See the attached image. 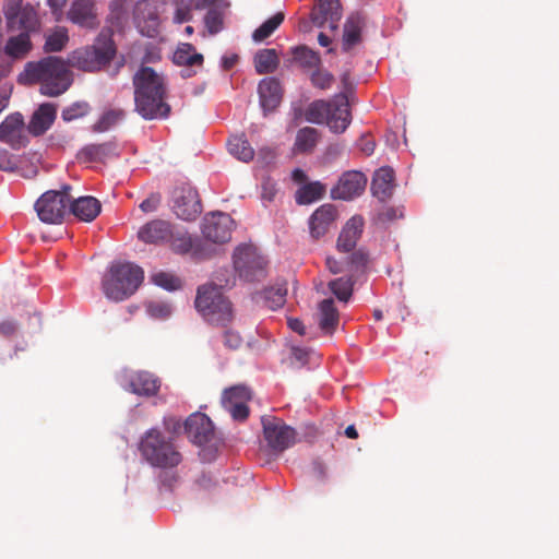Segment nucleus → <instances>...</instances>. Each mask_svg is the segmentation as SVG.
<instances>
[{"label": "nucleus", "instance_id": "obj_1", "mask_svg": "<svg viewBox=\"0 0 559 559\" xmlns=\"http://www.w3.org/2000/svg\"><path fill=\"white\" fill-rule=\"evenodd\" d=\"M134 106L146 120L166 118L170 111L166 98V82L153 68L142 66L133 75Z\"/></svg>", "mask_w": 559, "mask_h": 559}, {"label": "nucleus", "instance_id": "obj_2", "mask_svg": "<svg viewBox=\"0 0 559 559\" xmlns=\"http://www.w3.org/2000/svg\"><path fill=\"white\" fill-rule=\"evenodd\" d=\"M68 67V61L60 57H45L39 61L27 62L19 81L27 84L38 83L43 95L56 97L63 94L72 84V74Z\"/></svg>", "mask_w": 559, "mask_h": 559}, {"label": "nucleus", "instance_id": "obj_3", "mask_svg": "<svg viewBox=\"0 0 559 559\" xmlns=\"http://www.w3.org/2000/svg\"><path fill=\"white\" fill-rule=\"evenodd\" d=\"M112 36L114 31L104 27L92 45L78 48L68 56L69 67L84 72H98L104 69L117 53Z\"/></svg>", "mask_w": 559, "mask_h": 559}, {"label": "nucleus", "instance_id": "obj_4", "mask_svg": "<svg viewBox=\"0 0 559 559\" xmlns=\"http://www.w3.org/2000/svg\"><path fill=\"white\" fill-rule=\"evenodd\" d=\"M144 280V271L131 262H114L103 277L105 296L114 301H122L132 296Z\"/></svg>", "mask_w": 559, "mask_h": 559}, {"label": "nucleus", "instance_id": "obj_5", "mask_svg": "<svg viewBox=\"0 0 559 559\" xmlns=\"http://www.w3.org/2000/svg\"><path fill=\"white\" fill-rule=\"evenodd\" d=\"M228 285L209 283L201 285L197 290L194 305L206 322L212 325L226 328L234 318L230 301L224 296L222 288Z\"/></svg>", "mask_w": 559, "mask_h": 559}, {"label": "nucleus", "instance_id": "obj_6", "mask_svg": "<svg viewBox=\"0 0 559 559\" xmlns=\"http://www.w3.org/2000/svg\"><path fill=\"white\" fill-rule=\"evenodd\" d=\"M139 450L142 457L154 467L173 468L182 461L173 438L165 436L157 428H152L142 436Z\"/></svg>", "mask_w": 559, "mask_h": 559}, {"label": "nucleus", "instance_id": "obj_7", "mask_svg": "<svg viewBox=\"0 0 559 559\" xmlns=\"http://www.w3.org/2000/svg\"><path fill=\"white\" fill-rule=\"evenodd\" d=\"M2 12L10 32L35 34L41 29L38 4L24 3L23 0H4Z\"/></svg>", "mask_w": 559, "mask_h": 559}, {"label": "nucleus", "instance_id": "obj_8", "mask_svg": "<svg viewBox=\"0 0 559 559\" xmlns=\"http://www.w3.org/2000/svg\"><path fill=\"white\" fill-rule=\"evenodd\" d=\"M70 186H63L61 190H49L35 202L34 209L38 218L46 224H60L70 207Z\"/></svg>", "mask_w": 559, "mask_h": 559}, {"label": "nucleus", "instance_id": "obj_9", "mask_svg": "<svg viewBox=\"0 0 559 559\" xmlns=\"http://www.w3.org/2000/svg\"><path fill=\"white\" fill-rule=\"evenodd\" d=\"M234 266L248 282L260 281L265 275L266 261L252 245H241L234 252Z\"/></svg>", "mask_w": 559, "mask_h": 559}, {"label": "nucleus", "instance_id": "obj_10", "mask_svg": "<svg viewBox=\"0 0 559 559\" xmlns=\"http://www.w3.org/2000/svg\"><path fill=\"white\" fill-rule=\"evenodd\" d=\"M174 211L183 221H193L202 212L199 193L190 183L183 182L173 191Z\"/></svg>", "mask_w": 559, "mask_h": 559}, {"label": "nucleus", "instance_id": "obj_11", "mask_svg": "<svg viewBox=\"0 0 559 559\" xmlns=\"http://www.w3.org/2000/svg\"><path fill=\"white\" fill-rule=\"evenodd\" d=\"M263 435L273 452L281 453L296 441V431L276 418H262Z\"/></svg>", "mask_w": 559, "mask_h": 559}, {"label": "nucleus", "instance_id": "obj_12", "mask_svg": "<svg viewBox=\"0 0 559 559\" xmlns=\"http://www.w3.org/2000/svg\"><path fill=\"white\" fill-rule=\"evenodd\" d=\"M234 219L230 215L222 212L206 215L203 219V236L214 242L224 243L230 240Z\"/></svg>", "mask_w": 559, "mask_h": 559}, {"label": "nucleus", "instance_id": "obj_13", "mask_svg": "<svg viewBox=\"0 0 559 559\" xmlns=\"http://www.w3.org/2000/svg\"><path fill=\"white\" fill-rule=\"evenodd\" d=\"M366 185L367 177L361 171H345L336 186L331 189V197L334 200H353L365 191Z\"/></svg>", "mask_w": 559, "mask_h": 559}, {"label": "nucleus", "instance_id": "obj_14", "mask_svg": "<svg viewBox=\"0 0 559 559\" xmlns=\"http://www.w3.org/2000/svg\"><path fill=\"white\" fill-rule=\"evenodd\" d=\"M250 399L251 393L247 386L235 385L223 392L222 405L235 420H245L249 415L247 403Z\"/></svg>", "mask_w": 559, "mask_h": 559}, {"label": "nucleus", "instance_id": "obj_15", "mask_svg": "<svg viewBox=\"0 0 559 559\" xmlns=\"http://www.w3.org/2000/svg\"><path fill=\"white\" fill-rule=\"evenodd\" d=\"M330 112L325 124L334 133H343L352 122L347 94L340 93L329 100Z\"/></svg>", "mask_w": 559, "mask_h": 559}, {"label": "nucleus", "instance_id": "obj_16", "mask_svg": "<svg viewBox=\"0 0 559 559\" xmlns=\"http://www.w3.org/2000/svg\"><path fill=\"white\" fill-rule=\"evenodd\" d=\"M133 19L142 35L155 37L159 27V15L154 2L142 0L136 2L133 10Z\"/></svg>", "mask_w": 559, "mask_h": 559}, {"label": "nucleus", "instance_id": "obj_17", "mask_svg": "<svg viewBox=\"0 0 559 559\" xmlns=\"http://www.w3.org/2000/svg\"><path fill=\"white\" fill-rule=\"evenodd\" d=\"M0 141L13 150H20L27 143L24 119L19 112L9 115L0 124Z\"/></svg>", "mask_w": 559, "mask_h": 559}, {"label": "nucleus", "instance_id": "obj_18", "mask_svg": "<svg viewBox=\"0 0 559 559\" xmlns=\"http://www.w3.org/2000/svg\"><path fill=\"white\" fill-rule=\"evenodd\" d=\"M185 431L188 438L197 445L210 442L214 437V427L211 419L202 413L191 414L185 421Z\"/></svg>", "mask_w": 559, "mask_h": 559}, {"label": "nucleus", "instance_id": "obj_19", "mask_svg": "<svg viewBox=\"0 0 559 559\" xmlns=\"http://www.w3.org/2000/svg\"><path fill=\"white\" fill-rule=\"evenodd\" d=\"M342 17V7L340 0H318L311 11V22L317 27H323L326 23L331 29L337 28V23Z\"/></svg>", "mask_w": 559, "mask_h": 559}, {"label": "nucleus", "instance_id": "obj_20", "mask_svg": "<svg viewBox=\"0 0 559 559\" xmlns=\"http://www.w3.org/2000/svg\"><path fill=\"white\" fill-rule=\"evenodd\" d=\"M160 388V380L148 371H135L127 377V389L140 396H155Z\"/></svg>", "mask_w": 559, "mask_h": 559}, {"label": "nucleus", "instance_id": "obj_21", "mask_svg": "<svg viewBox=\"0 0 559 559\" xmlns=\"http://www.w3.org/2000/svg\"><path fill=\"white\" fill-rule=\"evenodd\" d=\"M68 19L86 28H96L99 24L93 0H75L68 12Z\"/></svg>", "mask_w": 559, "mask_h": 559}, {"label": "nucleus", "instance_id": "obj_22", "mask_svg": "<svg viewBox=\"0 0 559 559\" xmlns=\"http://www.w3.org/2000/svg\"><path fill=\"white\" fill-rule=\"evenodd\" d=\"M364 27L365 16L361 13H352L347 17L342 38V49L344 52H349L355 46L361 43V32Z\"/></svg>", "mask_w": 559, "mask_h": 559}, {"label": "nucleus", "instance_id": "obj_23", "mask_svg": "<svg viewBox=\"0 0 559 559\" xmlns=\"http://www.w3.org/2000/svg\"><path fill=\"white\" fill-rule=\"evenodd\" d=\"M336 218V209L332 204L318 207L310 217L309 228L313 238L323 236Z\"/></svg>", "mask_w": 559, "mask_h": 559}, {"label": "nucleus", "instance_id": "obj_24", "mask_svg": "<svg viewBox=\"0 0 559 559\" xmlns=\"http://www.w3.org/2000/svg\"><path fill=\"white\" fill-rule=\"evenodd\" d=\"M362 229L364 218L361 216L355 215L349 218L338 236L337 249L343 252L352 251L356 247Z\"/></svg>", "mask_w": 559, "mask_h": 559}, {"label": "nucleus", "instance_id": "obj_25", "mask_svg": "<svg viewBox=\"0 0 559 559\" xmlns=\"http://www.w3.org/2000/svg\"><path fill=\"white\" fill-rule=\"evenodd\" d=\"M102 204L94 197H80L75 200H70L69 213H72L76 218L82 222H93L100 213Z\"/></svg>", "mask_w": 559, "mask_h": 559}, {"label": "nucleus", "instance_id": "obj_26", "mask_svg": "<svg viewBox=\"0 0 559 559\" xmlns=\"http://www.w3.org/2000/svg\"><path fill=\"white\" fill-rule=\"evenodd\" d=\"M258 93L265 110L275 109L282 99L281 82L276 78H265L259 83Z\"/></svg>", "mask_w": 559, "mask_h": 559}, {"label": "nucleus", "instance_id": "obj_27", "mask_svg": "<svg viewBox=\"0 0 559 559\" xmlns=\"http://www.w3.org/2000/svg\"><path fill=\"white\" fill-rule=\"evenodd\" d=\"M138 237L147 243L167 241L173 237L171 226L166 221L154 219L139 230Z\"/></svg>", "mask_w": 559, "mask_h": 559}, {"label": "nucleus", "instance_id": "obj_28", "mask_svg": "<svg viewBox=\"0 0 559 559\" xmlns=\"http://www.w3.org/2000/svg\"><path fill=\"white\" fill-rule=\"evenodd\" d=\"M394 189V171L391 167L379 168L372 178V194L380 201L391 198Z\"/></svg>", "mask_w": 559, "mask_h": 559}, {"label": "nucleus", "instance_id": "obj_29", "mask_svg": "<svg viewBox=\"0 0 559 559\" xmlns=\"http://www.w3.org/2000/svg\"><path fill=\"white\" fill-rule=\"evenodd\" d=\"M57 108L56 105L50 103L41 104L34 112L28 130L34 135H41L53 123L56 119Z\"/></svg>", "mask_w": 559, "mask_h": 559}, {"label": "nucleus", "instance_id": "obj_30", "mask_svg": "<svg viewBox=\"0 0 559 559\" xmlns=\"http://www.w3.org/2000/svg\"><path fill=\"white\" fill-rule=\"evenodd\" d=\"M31 35L27 32L10 36L4 45L3 51L12 60L24 59L33 49Z\"/></svg>", "mask_w": 559, "mask_h": 559}, {"label": "nucleus", "instance_id": "obj_31", "mask_svg": "<svg viewBox=\"0 0 559 559\" xmlns=\"http://www.w3.org/2000/svg\"><path fill=\"white\" fill-rule=\"evenodd\" d=\"M114 155H116V144L105 142L84 146L79 153V158L88 163H104Z\"/></svg>", "mask_w": 559, "mask_h": 559}, {"label": "nucleus", "instance_id": "obj_32", "mask_svg": "<svg viewBox=\"0 0 559 559\" xmlns=\"http://www.w3.org/2000/svg\"><path fill=\"white\" fill-rule=\"evenodd\" d=\"M319 326L325 334H332L338 325V311L331 298L324 299L319 305Z\"/></svg>", "mask_w": 559, "mask_h": 559}, {"label": "nucleus", "instance_id": "obj_33", "mask_svg": "<svg viewBox=\"0 0 559 559\" xmlns=\"http://www.w3.org/2000/svg\"><path fill=\"white\" fill-rule=\"evenodd\" d=\"M173 61L180 67H202L203 55L197 52L191 44H180L176 49Z\"/></svg>", "mask_w": 559, "mask_h": 559}, {"label": "nucleus", "instance_id": "obj_34", "mask_svg": "<svg viewBox=\"0 0 559 559\" xmlns=\"http://www.w3.org/2000/svg\"><path fill=\"white\" fill-rule=\"evenodd\" d=\"M326 187L320 181L305 183L295 193V200L299 205L313 203L324 197Z\"/></svg>", "mask_w": 559, "mask_h": 559}, {"label": "nucleus", "instance_id": "obj_35", "mask_svg": "<svg viewBox=\"0 0 559 559\" xmlns=\"http://www.w3.org/2000/svg\"><path fill=\"white\" fill-rule=\"evenodd\" d=\"M255 71L259 74L274 72L280 63L275 49H260L253 58Z\"/></svg>", "mask_w": 559, "mask_h": 559}, {"label": "nucleus", "instance_id": "obj_36", "mask_svg": "<svg viewBox=\"0 0 559 559\" xmlns=\"http://www.w3.org/2000/svg\"><path fill=\"white\" fill-rule=\"evenodd\" d=\"M320 133L312 127H305L298 130L294 148L298 153H310L316 147Z\"/></svg>", "mask_w": 559, "mask_h": 559}, {"label": "nucleus", "instance_id": "obj_37", "mask_svg": "<svg viewBox=\"0 0 559 559\" xmlns=\"http://www.w3.org/2000/svg\"><path fill=\"white\" fill-rule=\"evenodd\" d=\"M228 151L241 162L248 163L254 156V150L245 135H235L228 140Z\"/></svg>", "mask_w": 559, "mask_h": 559}, {"label": "nucleus", "instance_id": "obj_38", "mask_svg": "<svg viewBox=\"0 0 559 559\" xmlns=\"http://www.w3.org/2000/svg\"><path fill=\"white\" fill-rule=\"evenodd\" d=\"M330 112L329 100H314L312 102L305 111V118L307 121L316 124H323L326 122L328 115Z\"/></svg>", "mask_w": 559, "mask_h": 559}, {"label": "nucleus", "instance_id": "obj_39", "mask_svg": "<svg viewBox=\"0 0 559 559\" xmlns=\"http://www.w3.org/2000/svg\"><path fill=\"white\" fill-rule=\"evenodd\" d=\"M292 55L294 61L298 62L304 68H316L321 63V58L318 52L307 46H297L292 48Z\"/></svg>", "mask_w": 559, "mask_h": 559}, {"label": "nucleus", "instance_id": "obj_40", "mask_svg": "<svg viewBox=\"0 0 559 559\" xmlns=\"http://www.w3.org/2000/svg\"><path fill=\"white\" fill-rule=\"evenodd\" d=\"M69 41V35L66 27H56L50 34L46 36L44 50L46 52L61 51Z\"/></svg>", "mask_w": 559, "mask_h": 559}, {"label": "nucleus", "instance_id": "obj_41", "mask_svg": "<svg viewBox=\"0 0 559 559\" xmlns=\"http://www.w3.org/2000/svg\"><path fill=\"white\" fill-rule=\"evenodd\" d=\"M285 15L283 12L275 13L253 32L252 39L257 43L263 41L274 33L283 23Z\"/></svg>", "mask_w": 559, "mask_h": 559}, {"label": "nucleus", "instance_id": "obj_42", "mask_svg": "<svg viewBox=\"0 0 559 559\" xmlns=\"http://www.w3.org/2000/svg\"><path fill=\"white\" fill-rule=\"evenodd\" d=\"M126 112L122 109H109L106 110L97 122L93 126L95 132H105L110 128L115 127L118 122L123 120Z\"/></svg>", "mask_w": 559, "mask_h": 559}, {"label": "nucleus", "instance_id": "obj_43", "mask_svg": "<svg viewBox=\"0 0 559 559\" xmlns=\"http://www.w3.org/2000/svg\"><path fill=\"white\" fill-rule=\"evenodd\" d=\"M204 26L209 34L216 35L224 28V13L219 7H212L204 16Z\"/></svg>", "mask_w": 559, "mask_h": 559}, {"label": "nucleus", "instance_id": "obj_44", "mask_svg": "<svg viewBox=\"0 0 559 559\" xmlns=\"http://www.w3.org/2000/svg\"><path fill=\"white\" fill-rule=\"evenodd\" d=\"M353 281L350 277H340L329 283L330 290L340 301H348L353 294Z\"/></svg>", "mask_w": 559, "mask_h": 559}, {"label": "nucleus", "instance_id": "obj_45", "mask_svg": "<svg viewBox=\"0 0 559 559\" xmlns=\"http://www.w3.org/2000/svg\"><path fill=\"white\" fill-rule=\"evenodd\" d=\"M91 111V106L85 100L74 102L71 105L64 107L61 112V118L66 122H71L73 120L80 119L88 115Z\"/></svg>", "mask_w": 559, "mask_h": 559}, {"label": "nucleus", "instance_id": "obj_46", "mask_svg": "<svg viewBox=\"0 0 559 559\" xmlns=\"http://www.w3.org/2000/svg\"><path fill=\"white\" fill-rule=\"evenodd\" d=\"M287 288L283 285H278L276 287H271L265 289L264 292V301L265 305L275 310L281 308L286 301Z\"/></svg>", "mask_w": 559, "mask_h": 559}, {"label": "nucleus", "instance_id": "obj_47", "mask_svg": "<svg viewBox=\"0 0 559 559\" xmlns=\"http://www.w3.org/2000/svg\"><path fill=\"white\" fill-rule=\"evenodd\" d=\"M176 23L189 22L192 19V11L195 10V0H174Z\"/></svg>", "mask_w": 559, "mask_h": 559}, {"label": "nucleus", "instance_id": "obj_48", "mask_svg": "<svg viewBox=\"0 0 559 559\" xmlns=\"http://www.w3.org/2000/svg\"><path fill=\"white\" fill-rule=\"evenodd\" d=\"M152 281L155 285L170 292L180 289L182 286V282L178 276L167 272H158L153 274Z\"/></svg>", "mask_w": 559, "mask_h": 559}, {"label": "nucleus", "instance_id": "obj_49", "mask_svg": "<svg viewBox=\"0 0 559 559\" xmlns=\"http://www.w3.org/2000/svg\"><path fill=\"white\" fill-rule=\"evenodd\" d=\"M170 239L171 248L178 253H187L195 247L194 240L187 234H178L177 236L173 235Z\"/></svg>", "mask_w": 559, "mask_h": 559}, {"label": "nucleus", "instance_id": "obj_50", "mask_svg": "<svg viewBox=\"0 0 559 559\" xmlns=\"http://www.w3.org/2000/svg\"><path fill=\"white\" fill-rule=\"evenodd\" d=\"M310 80L314 87L328 90L332 86L334 76L326 70L318 69L311 74Z\"/></svg>", "mask_w": 559, "mask_h": 559}, {"label": "nucleus", "instance_id": "obj_51", "mask_svg": "<svg viewBox=\"0 0 559 559\" xmlns=\"http://www.w3.org/2000/svg\"><path fill=\"white\" fill-rule=\"evenodd\" d=\"M223 343L226 348L237 350L241 347L243 338L239 332L231 329H226L223 333Z\"/></svg>", "mask_w": 559, "mask_h": 559}, {"label": "nucleus", "instance_id": "obj_52", "mask_svg": "<svg viewBox=\"0 0 559 559\" xmlns=\"http://www.w3.org/2000/svg\"><path fill=\"white\" fill-rule=\"evenodd\" d=\"M160 201H162V195L157 192H153L145 200H143L140 203V209L144 213L155 212L158 209Z\"/></svg>", "mask_w": 559, "mask_h": 559}, {"label": "nucleus", "instance_id": "obj_53", "mask_svg": "<svg viewBox=\"0 0 559 559\" xmlns=\"http://www.w3.org/2000/svg\"><path fill=\"white\" fill-rule=\"evenodd\" d=\"M147 309L155 318H167L171 312L170 306L164 302H151Z\"/></svg>", "mask_w": 559, "mask_h": 559}, {"label": "nucleus", "instance_id": "obj_54", "mask_svg": "<svg viewBox=\"0 0 559 559\" xmlns=\"http://www.w3.org/2000/svg\"><path fill=\"white\" fill-rule=\"evenodd\" d=\"M277 192L276 182L271 178H265L262 181V199L265 201H273Z\"/></svg>", "mask_w": 559, "mask_h": 559}, {"label": "nucleus", "instance_id": "obj_55", "mask_svg": "<svg viewBox=\"0 0 559 559\" xmlns=\"http://www.w3.org/2000/svg\"><path fill=\"white\" fill-rule=\"evenodd\" d=\"M16 164L13 156L7 150H0V170L14 171Z\"/></svg>", "mask_w": 559, "mask_h": 559}, {"label": "nucleus", "instance_id": "obj_56", "mask_svg": "<svg viewBox=\"0 0 559 559\" xmlns=\"http://www.w3.org/2000/svg\"><path fill=\"white\" fill-rule=\"evenodd\" d=\"M349 260L350 263L358 269L366 265L368 261V255L361 250H358L350 255Z\"/></svg>", "mask_w": 559, "mask_h": 559}, {"label": "nucleus", "instance_id": "obj_57", "mask_svg": "<svg viewBox=\"0 0 559 559\" xmlns=\"http://www.w3.org/2000/svg\"><path fill=\"white\" fill-rule=\"evenodd\" d=\"M359 146L361 152H364L366 155H371L374 151L376 144L371 138L361 136L359 140Z\"/></svg>", "mask_w": 559, "mask_h": 559}, {"label": "nucleus", "instance_id": "obj_58", "mask_svg": "<svg viewBox=\"0 0 559 559\" xmlns=\"http://www.w3.org/2000/svg\"><path fill=\"white\" fill-rule=\"evenodd\" d=\"M292 357L299 366H304L308 361V352L302 348L294 347L292 349Z\"/></svg>", "mask_w": 559, "mask_h": 559}, {"label": "nucleus", "instance_id": "obj_59", "mask_svg": "<svg viewBox=\"0 0 559 559\" xmlns=\"http://www.w3.org/2000/svg\"><path fill=\"white\" fill-rule=\"evenodd\" d=\"M164 426L166 430H168L171 433H177L181 429V423L179 419L175 417H168L164 419Z\"/></svg>", "mask_w": 559, "mask_h": 559}, {"label": "nucleus", "instance_id": "obj_60", "mask_svg": "<svg viewBox=\"0 0 559 559\" xmlns=\"http://www.w3.org/2000/svg\"><path fill=\"white\" fill-rule=\"evenodd\" d=\"M16 331V323L11 320H7L0 323V333L4 336H11Z\"/></svg>", "mask_w": 559, "mask_h": 559}, {"label": "nucleus", "instance_id": "obj_61", "mask_svg": "<svg viewBox=\"0 0 559 559\" xmlns=\"http://www.w3.org/2000/svg\"><path fill=\"white\" fill-rule=\"evenodd\" d=\"M288 326L299 335L306 334V326L304 322L297 318H289L288 319Z\"/></svg>", "mask_w": 559, "mask_h": 559}, {"label": "nucleus", "instance_id": "obj_62", "mask_svg": "<svg viewBox=\"0 0 559 559\" xmlns=\"http://www.w3.org/2000/svg\"><path fill=\"white\" fill-rule=\"evenodd\" d=\"M326 266L333 274H337L344 271L342 263L331 257L326 258Z\"/></svg>", "mask_w": 559, "mask_h": 559}, {"label": "nucleus", "instance_id": "obj_63", "mask_svg": "<svg viewBox=\"0 0 559 559\" xmlns=\"http://www.w3.org/2000/svg\"><path fill=\"white\" fill-rule=\"evenodd\" d=\"M238 61L237 55L224 56L222 58V66L224 70H230Z\"/></svg>", "mask_w": 559, "mask_h": 559}, {"label": "nucleus", "instance_id": "obj_64", "mask_svg": "<svg viewBox=\"0 0 559 559\" xmlns=\"http://www.w3.org/2000/svg\"><path fill=\"white\" fill-rule=\"evenodd\" d=\"M292 178L297 183H304L307 180V175L302 169L296 168L292 173Z\"/></svg>", "mask_w": 559, "mask_h": 559}]
</instances>
